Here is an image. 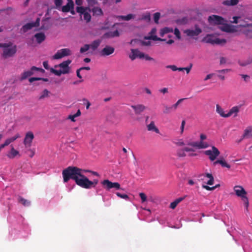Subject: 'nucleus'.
<instances>
[{"instance_id": "f257e3e1", "label": "nucleus", "mask_w": 252, "mask_h": 252, "mask_svg": "<svg viewBox=\"0 0 252 252\" xmlns=\"http://www.w3.org/2000/svg\"><path fill=\"white\" fill-rule=\"evenodd\" d=\"M64 182H67L70 179H73L76 184L84 189H90L94 188L98 184V180L94 179L90 181L83 174L82 169L74 166H69L63 171Z\"/></svg>"}, {"instance_id": "f03ea898", "label": "nucleus", "mask_w": 252, "mask_h": 252, "mask_svg": "<svg viewBox=\"0 0 252 252\" xmlns=\"http://www.w3.org/2000/svg\"><path fill=\"white\" fill-rule=\"evenodd\" d=\"M0 48H3L2 57L4 59H7L13 57L17 51L16 45H12L11 42L6 43H0Z\"/></svg>"}, {"instance_id": "7ed1b4c3", "label": "nucleus", "mask_w": 252, "mask_h": 252, "mask_svg": "<svg viewBox=\"0 0 252 252\" xmlns=\"http://www.w3.org/2000/svg\"><path fill=\"white\" fill-rule=\"evenodd\" d=\"M234 190L236 194L238 196L241 197L242 200L244 202L245 206L247 208L249 205V200L248 198L246 196L247 192L245 189L242 186H236L234 187Z\"/></svg>"}, {"instance_id": "20e7f679", "label": "nucleus", "mask_w": 252, "mask_h": 252, "mask_svg": "<svg viewBox=\"0 0 252 252\" xmlns=\"http://www.w3.org/2000/svg\"><path fill=\"white\" fill-rule=\"evenodd\" d=\"M77 12L80 15H83L84 20L86 23H89L91 20V15L90 13V8L89 7L77 6L76 8Z\"/></svg>"}, {"instance_id": "39448f33", "label": "nucleus", "mask_w": 252, "mask_h": 252, "mask_svg": "<svg viewBox=\"0 0 252 252\" xmlns=\"http://www.w3.org/2000/svg\"><path fill=\"white\" fill-rule=\"evenodd\" d=\"M203 41L206 43H210L213 45L224 44L226 42L225 39H220L212 34H207L204 37Z\"/></svg>"}, {"instance_id": "423d86ee", "label": "nucleus", "mask_w": 252, "mask_h": 252, "mask_svg": "<svg viewBox=\"0 0 252 252\" xmlns=\"http://www.w3.org/2000/svg\"><path fill=\"white\" fill-rule=\"evenodd\" d=\"M35 71H39L43 73H44L45 70L42 68L33 66L31 68L30 70L25 71L21 74V80H25L28 77L33 75Z\"/></svg>"}, {"instance_id": "0eeeda50", "label": "nucleus", "mask_w": 252, "mask_h": 252, "mask_svg": "<svg viewBox=\"0 0 252 252\" xmlns=\"http://www.w3.org/2000/svg\"><path fill=\"white\" fill-rule=\"evenodd\" d=\"M103 187L107 190L114 188L116 189H121V185L118 182H112L108 179L103 180L101 182Z\"/></svg>"}, {"instance_id": "6e6552de", "label": "nucleus", "mask_w": 252, "mask_h": 252, "mask_svg": "<svg viewBox=\"0 0 252 252\" xmlns=\"http://www.w3.org/2000/svg\"><path fill=\"white\" fill-rule=\"evenodd\" d=\"M204 154L209 157L211 161H214L220 155V152L216 147L212 146V150L205 151Z\"/></svg>"}, {"instance_id": "1a4fd4ad", "label": "nucleus", "mask_w": 252, "mask_h": 252, "mask_svg": "<svg viewBox=\"0 0 252 252\" xmlns=\"http://www.w3.org/2000/svg\"><path fill=\"white\" fill-rule=\"evenodd\" d=\"M208 21L210 24L214 25H221L225 22L222 17L215 15L210 16L208 17Z\"/></svg>"}, {"instance_id": "9d476101", "label": "nucleus", "mask_w": 252, "mask_h": 252, "mask_svg": "<svg viewBox=\"0 0 252 252\" xmlns=\"http://www.w3.org/2000/svg\"><path fill=\"white\" fill-rule=\"evenodd\" d=\"M187 145L191 146L193 148H195L197 149H205L209 147V144L207 142H202L197 141H192L188 142Z\"/></svg>"}, {"instance_id": "9b49d317", "label": "nucleus", "mask_w": 252, "mask_h": 252, "mask_svg": "<svg viewBox=\"0 0 252 252\" xmlns=\"http://www.w3.org/2000/svg\"><path fill=\"white\" fill-rule=\"evenodd\" d=\"M39 22L40 18H37L34 22L29 23L24 25L22 27L21 31H22L23 32H26L32 29L34 27H38L39 26Z\"/></svg>"}, {"instance_id": "f8f14e48", "label": "nucleus", "mask_w": 252, "mask_h": 252, "mask_svg": "<svg viewBox=\"0 0 252 252\" xmlns=\"http://www.w3.org/2000/svg\"><path fill=\"white\" fill-rule=\"evenodd\" d=\"M34 138V135L32 132H28L25 136L24 140V144L26 147H31L32 140Z\"/></svg>"}, {"instance_id": "ddd939ff", "label": "nucleus", "mask_w": 252, "mask_h": 252, "mask_svg": "<svg viewBox=\"0 0 252 252\" xmlns=\"http://www.w3.org/2000/svg\"><path fill=\"white\" fill-rule=\"evenodd\" d=\"M202 32V30L200 28L195 27V30H186L185 33L189 36L193 37L197 36Z\"/></svg>"}, {"instance_id": "4468645a", "label": "nucleus", "mask_w": 252, "mask_h": 252, "mask_svg": "<svg viewBox=\"0 0 252 252\" xmlns=\"http://www.w3.org/2000/svg\"><path fill=\"white\" fill-rule=\"evenodd\" d=\"M114 51V48L107 45L101 51L100 54L102 56H109L112 54Z\"/></svg>"}, {"instance_id": "2eb2a0df", "label": "nucleus", "mask_w": 252, "mask_h": 252, "mask_svg": "<svg viewBox=\"0 0 252 252\" xmlns=\"http://www.w3.org/2000/svg\"><path fill=\"white\" fill-rule=\"evenodd\" d=\"M71 60H67L59 64L58 66L62 68V70L63 71H66V74L68 73L69 72V64L71 63Z\"/></svg>"}, {"instance_id": "dca6fc26", "label": "nucleus", "mask_w": 252, "mask_h": 252, "mask_svg": "<svg viewBox=\"0 0 252 252\" xmlns=\"http://www.w3.org/2000/svg\"><path fill=\"white\" fill-rule=\"evenodd\" d=\"M241 27L248 28L244 31L246 36L249 38H252V24H247L243 25H240Z\"/></svg>"}, {"instance_id": "f3484780", "label": "nucleus", "mask_w": 252, "mask_h": 252, "mask_svg": "<svg viewBox=\"0 0 252 252\" xmlns=\"http://www.w3.org/2000/svg\"><path fill=\"white\" fill-rule=\"evenodd\" d=\"M90 11L92 12L94 16H101L103 15L102 9L98 6H94L90 8Z\"/></svg>"}, {"instance_id": "a211bd4d", "label": "nucleus", "mask_w": 252, "mask_h": 252, "mask_svg": "<svg viewBox=\"0 0 252 252\" xmlns=\"http://www.w3.org/2000/svg\"><path fill=\"white\" fill-rule=\"evenodd\" d=\"M240 106H235L232 107L229 112L227 113V118L233 115L234 117H236L238 115V113L240 111Z\"/></svg>"}, {"instance_id": "6ab92c4d", "label": "nucleus", "mask_w": 252, "mask_h": 252, "mask_svg": "<svg viewBox=\"0 0 252 252\" xmlns=\"http://www.w3.org/2000/svg\"><path fill=\"white\" fill-rule=\"evenodd\" d=\"M19 156L20 157L19 152L15 150L12 145H11V149L10 152L6 155V156L11 159L14 158L16 156Z\"/></svg>"}, {"instance_id": "aec40b11", "label": "nucleus", "mask_w": 252, "mask_h": 252, "mask_svg": "<svg viewBox=\"0 0 252 252\" xmlns=\"http://www.w3.org/2000/svg\"><path fill=\"white\" fill-rule=\"evenodd\" d=\"M68 2L65 5L62 7V11L63 12H69L71 9H73L74 3L72 0H67Z\"/></svg>"}, {"instance_id": "412c9836", "label": "nucleus", "mask_w": 252, "mask_h": 252, "mask_svg": "<svg viewBox=\"0 0 252 252\" xmlns=\"http://www.w3.org/2000/svg\"><path fill=\"white\" fill-rule=\"evenodd\" d=\"M131 107L133 109L136 114H140L144 111L146 107L142 104H138L136 105H132Z\"/></svg>"}, {"instance_id": "4be33fe9", "label": "nucleus", "mask_w": 252, "mask_h": 252, "mask_svg": "<svg viewBox=\"0 0 252 252\" xmlns=\"http://www.w3.org/2000/svg\"><path fill=\"white\" fill-rule=\"evenodd\" d=\"M34 37L38 44L41 43L46 38L45 35L43 32L36 33L34 35Z\"/></svg>"}, {"instance_id": "5701e85b", "label": "nucleus", "mask_w": 252, "mask_h": 252, "mask_svg": "<svg viewBox=\"0 0 252 252\" xmlns=\"http://www.w3.org/2000/svg\"><path fill=\"white\" fill-rule=\"evenodd\" d=\"M243 138H252V127H247L244 131L243 135Z\"/></svg>"}, {"instance_id": "b1692460", "label": "nucleus", "mask_w": 252, "mask_h": 252, "mask_svg": "<svg viewBox=\"0 0 252 252\" xmlns=\"http://www.w3.org/2000/svg\"><path fill=\"white\" fill-rule=\"evenodd\" d=\"M120 35L119 32L118 30L115 31H110L105 33L104 36L106 38H112L114 37H118Z\"/></svg>"}, {"instance_id": "393cba45", "label": "nucleus", "mask_w": 252, "mask_h": 252, "mask_svg": "<svg viewBox=\"0 0 252 252\" xmlns=\"http://www.w3.org/2000/svg\"><path fill=\"white\" fill-rule=\"evenodd\" d=\"M202 177H203L204 178L207 177V178H209V180L206 183L208 185H212L213 184L214 179L213 176H212V175L211 174L207 173L205 174H203V175H200V178H201V179L202 180V179H203V178H202Z\"/></svg>"}, {"instance_id": "a878e982", "label": "nucleus", "mask_w": 252, "mask_h": 252, "mask_svg": "<svg viewBox=\"0 0 252 252\" xmlns=\"http://www.w3.org/2000/svg\"><path fill=\"white\" fill-rule=\"evenodd\" d=\"M101 42V40L100 39H96L94 40L92 43L90 45V48H91L92 50L95 51L100 45Z\"/></svg>"}, {"instance_id": "bb28decb", "label": "nucleus", "mask_w": 252, "mask_h": 252, "mask_svg": "<svg viewBox=\"0 0 252 252\" xmlns=\"http://www.w3.org/2000/svg\"><path fill=\"white\" fill-rule=\"evenodd\" d=\"M216 112L222 117L227 118V113H225L223 108L219 104L216 105Z\"/></svg>"}, {"instance_id": "cd10ccee", "label": "nucleus", "mask_w": 252, "mask_h": 252, "mask_svg": "<svg viewBox=\"0 0 252 252\" xmlns=\"http://www.w3.org/2000/svg\"><path fill=\"white\" fill-rule=\"evenodd\" d=\"M20 137V134L19 133L16 134L14 136L7 138L5 141L4 143L6 146L9 145L11 143L15 141L17 138Z\"/></svg>"}, {"instance_id": "c85d7f7f", "label": "nucleus", "mask_w": 252, "mask_h": 252, "mask_svg": "<svg viewBox=\"0 0 252 252\" xmlns=\"http://www.w3.org/2000/svg\"><path fill=\"white\" fill-rule=\"evenodd\" d=\"M138 20H143L147 22H149L151 21V15L149 12H146L141 15V17L138 19Z\"/></svg>"}, {"instance_id": "c756f323", "label": "nucleus", "mask_w": 252, "mask_h": 252, "mask_svg": "<svg viewBox=\"0 0 252 252\" xmlns=\"http://www.w3.org/2000/svg\"><path fill=\"white\" fill-rule=\"evenodd\" d=\"M18 201L19 203H21L23 206L25 207L29 206L31 204V202L28 200L21 196H19L18 197Z\"/></svg>"}, {"instance_id": "7c9ffc66", "label": "nucleus", "mask_w": 252, "mask_h": 252, "mask_svg": "<svg viewBox=\"0 0 252 252\" xmlns=\"http://www.w3.org/2000/svg\"><path fill=\"white\" fill-rule=\"evenodd\" d=\"M238 2V0H225L222 2V4L226 6H234L237 5Z\"/></svg>"}, {"instance_id": "2f4dec72", "label": "nucleus", "mask_w": 252, "mask_h": 252, "mask_svg": "<svg viewBox=\"0 0 252 252\" xmlns=\"http://www.w3.org/2000/svg\"><path fill=\"white\" fill-rule=\"evenodd\" d=\"M147 127L149 131H154L157 133H159L158 129L155 126L153 121L151 122V123L147 126Z\"/></svg>"}, {"instance_id": "473e14b6", "label": "nucleus", "mask_w": 252, "mask_h": 252, "mask_svg": "<svg viewBox=\"0 0 252 252\" xmlns=\"http://www.w3.org/2000/svg\"><path fill=\"white\" fill-rule=\"evenodd\" d=\"M138 53V49H131V54L129 55V58L132 60H134L136 58H137V55Z\"/></svg>"}, {"instance_id": "72a5a7b5", "label": "nucleus", "mask_w": 252, "mask_h": 252, "mask_svg": "<svg viewBox=\"0 0 252 252\" xmlns=\"http://www.w3.org/2000/svg\"><path fill=\"white\" fill-rule=\"evenodd\" d=\"M173 29H172V28H168V27L164 28L161 30L160 32V35L161 36H163L164 35V34H165L166 33L173 32Z\"/></svg>"}, {"instance_id": "f704fd0d", "label": "nucleus", "mask_w": 252, "mask_h": 252, "mask_svg": "<svg viewBox=\"0 0 252 252\" xmlns=\"http://www.w3.org/2000/svg\"><path fill=\"white\" fill-rule=\"evenodd\" d=\"M50 94V92L47 89H45L43 91V92L41 93L39 97V99L41 100L43 99L46 97H48L49 96V94Z\"/></svg>"}, {"instance_id": "c9c22d12", "label": "nucleus", "mask_w": 252, "mask_h": 252, "mask_svg": "<svg viewBox=\"0 0 252 252\" xmlns=\"http://www.w3.org/2000/svg\"><path fill=\"white\" fill-rule=\"evenodd\" d=\"M135 17V15L132 14H129L126 16H119V18L125 21H129L131 19L134 18Z\"/></svg>"}, {"instance_id": "e433bc0d", "label": "nucleus", "mask_w": 252, "mask_h": 252, "mask_svg": "<svg viewBox=\"0 0 252 252\" xmlns=\"http://www.w3.org/2000/svg\"><path fill=\"white\" fill-rule=\"evenodd\" d=\"M184 148L179 149L177 151V155L179 158H184L186 156Z\"/></svg>"}, {"instance_id": "4c0bfd02", "label": "nucleus", "mask_w": 252, "mask_h": 252, "mask_svg": "<svg viewBox=\"0 0 252 252\" xmlns=\"http://www.w3.org/2000/svg\"><path fill=\"white\" fill-rule=\"evenodd\" d=\"M50 72L57 76H61L62 74H66V71H63L62 70H56L53 68L50 69Z\"/></svg>"}, {"instance_id": "58836bf2", "label": "nucleus", "mask_w": 252, "mask_h": 252, "mask_svg": "<svg viewBox=\"0 0 252 252\" xmlns=\"http://www.w3.org/2000/svg\"><path fill=\"white\" fill-rule=\"evenodd\" d=\"M87 2L88 5L87 7L90 8H93L98 4L97 0H87Z\"/></svg>"}, {"instance_id": "ea45409f", "label": "nucleus", "mask_w": 252, "mask_h": 252, "mask_svg": "<svg viewBox=\"0 0 252 252\" xmlns=\"http://www.w3.org/2000/svg\"><path fill=\"white\" fill-rule=\"evenodd\" d=\"M167 68H170L173 71H183L184 70V67H177L175 65H168L166 66Z\"/></svg>"}, {"instance_id": "a19ab883", "label": "nucleus", "mask_w": 252, "mask_h": 252, "mask_svg": "<svg viewBox=\"0 0 252 252\" xmlns=\"http://www.w3.org/2000/svg\"><path fill=\"white\" fill-rule=\"evenodd\" d=\"M38 80H43L45 82L48 81V79L47 78H40V77H32L29 79V81L30 83H32L33 81H38Z\"/></svg>"}, {"instance_id": "79ce46f5", "label": "nucleus", "mask_w": 252, "mask_h": 252, "mask_svg": "<svg viewBox=\"0 0 252 252\" xmlns=\"http://www.w3.org/2000/svg\"><path fill=\"white\" fill-rule=\"evenodd\" d=\"M64 57L63 55L62 54L61 50L58 51V52L53 56L54 59H60Z\"/></svg>"}, {"instance_id": "37998d69", "label": "nucleus", "mask_w": 252, "mask_h": 252, "mask_svg": "<svg viewBox=\"0 0 252 252\" xmlns=\"http://www.w3.org/2000/svg\"><path fill=\"white\" fill-rule=\"evenodd\" d=\"M61 51H62V54L64 57L69 56L71 54V51L68 48L62 49H61Z\"/></svg>"}, {"instance_id": "c03bdc74", "label": "nucleus", "mask_w": 252, "mask_h": 252, "mask_svg": "<svg viewBox=\"0 0 252 252\" xmlns=\"http://www.w3.org/2000/svg\"><path fill=\"white\" fill-rule=\"evenodd\" d=\"M187 98H181L180 99H179L174 104H173L172 105V107H173V110L174 111H175L178 105L185 99H186Z\"/></svg>"}, {"instance_id": "a18cd8bd", "label": "nucleus", "mask_w": 252, "mask_h": 252, "mask_svg": "<svg viewBox=\"0 0 252 252\" xmlns=\"http://www.w3.org/2000/svg\"><path fill=\"white\" fill-rule=\"evenodd\" d=\"M148 39H152L154 41H165V39L158 37L157 35H151L148 38Z\"/></svg>"}, {"instance_id": "49530a36", "label": "nucleus", "mask_w": 252, "mask_h": 252, "mask_svg": "<svg viewBox=\"0 0 252 252\" xmlns=\"http://www.w3.org/2000/svg\"><path fill=\"white\" fill-rule=\"evenodd\" d=\"M116 194L119 197L122 198V199H125V200H128L129 199V197L126 194H122L120 192H116Z\"/></svg>"}, {"instance_id": "de8ad7c7", "label": "nucleus", "mask_w": 252, "mask_h": 252, "mask_svg": "<svg viewBox=\"0 0 252 252\" xmlns=\"http://www.w3.org/2000/svg\"><path fill=\"white\" fill-rule=\"evenodd\" d=\"M173 110V107H172V105L171 106H165V109L163 110V113L165 114H168L170 113Z\"/></svg>"}, {"instance_id": "09e8293b", "label": "nucleus", "mask_w": 252, "mask_h": 252, "mask_svg": "<svg viewBox=\"0 0 252 252\" xmlns=\"http://www.w3.org/2000/svg\"><path fill=\"white\" fill-rule=\"evenodd\" d=\"M90 48L89 44H85L83 47H81L80 52L81 53H84L87 51Z\"/></svg>"}, {"instance_id": "8fccbe9b", "label": "nucleus", "mask_w": 252, "mask_h": 252, "mask_svg": "<svg viewBox=\"0 0 252 252\" xmlns=\"http://www.w3.org/2000/svg\"><path fill=\"white\" fill-rule=\"evenodd\" d=\"M160 18V13L159 12H156L154 15V20L156 23H158V20Z\"/></svg>"}, {"instance_id": "3c124183", "label": "nucleus", "mask_w": 252, "mask_h": 252, "mask_svg": "<svg viewBox=\"0 0 252 252\" xmlns=\"http://www.w3.org/2000/svg\"><path fill=\"white\" fill-rule=\"evenodd\" d=\"M63 1V0H54L55 4L57 8L61 6Z\"/></svg>"}, {"instance_id": "603ef678", "label": "nucleus", "mask_w": 252, "mask_h": 252, "mask_svg": "<svg viewBox=\"0 0 252 252\" xmlns=\"http://www.w3.org/2000/svg\"><path fill=\"white\" fill-rule=\"evenodd\" d=\"M139 196L141 199L142 202L143 203L145 202L147 200V196L144 193L141 192L139 193Z\"/></svg>"}, {"instance_id": "864d4df0", "label": "nucleus", "mask_w": 252, "mask_h": 252, "mask_svg": "<svg viewBox=\"0 0 252 252\" xmlns=\"http://www.w3.org/2000/svg\"><path fill=\"white\" fill-rule=\"evenodd\" d=\"M82 171H83V174H84V173L90 172V173H91L94 175H95L96 176H99V174L96 172H94V171H91V170H85V169H82Z\"/></svg>"}, {"instance_id": "5fc2aeb1", "label": "nucleus", "mask_w": 252, "mask_h": 252, "mask_svg": "<svg viewBox=\"0 0 252 252\" xmlns=\"http://www.w3.org/2000/svg\"><path fill=\"white\" fill-rule=\"evenodd\" d=\"M230 71H231L230 69H221V70H217L216 72L219 73L225 74Z\"/></svg>"}, {"instance_id": "6e6d98bb", "label": "nucleus", "mask_w": 252, "mask_h": 252, "mask_svg": "<svg viewBox=\"0 0 252 252\" xmlns=\"http://www.w3.org/2000/svg\"><path fill=\"white\" fill-rule=\"evenodd\" d=\"M220 165L224 167H226L228 169L230 168V165L228 164L225 160H221Z\"/></svg>"}, {"instance_id": "4d7b16f0", "label": "nucleus", "mask_w": 252, "mask_h": 252, "mask_svg": "<svg viewBox=\"0 0 252 252\" xmlns=\"http://www.w3.org/2000/svg\"><path fill=\"white\" fill-rule=\"evenodd\" d=\"M174 143L178 146H182L185 145L184 142L182 139H179L177 141L175 142Z\"/></svg>"}, {"instance_id": "13d9d810", "label": "nucleus", "mask_w": 252, "mask_h": 252, "mask_svg": "<svg viewBox=\"0 0 252 252\" xmlns=\"http://www.w3.org/2000/svg\"><path fill=\"white\" fill-rule=\"evenodd\" d=\"M174 34L176 36V37L178 38V39H181V34H180V32L178 29H177V28L175 29Z\"/></svg>"}, {"instance_id": "bf43d9fd", "label": "nucleus", "mask_w": 252, "mask_h": 252, "mask_svg": "<svg viewBox=\"0 0 252 252\" xmlns=\"http://www.w3.org/2000/svg\"><path fill=\"white\" fill-rule=\"evenodd\" d=\"M241 77L244 79V80L246 82H248L250 81V76L246 74H241Z\"/></svg>"}, {"instance_id": "052dcab7", "label": "nucleus", "mask_w": 252, "mask_h": 252, "mask_svg": "<svg viewBox=\"0 0 252 252\" xmlns=\"http://www.w3.org/2000/svg\"><path fill=\"white\" fill-rule=\"evenodd\" d=\"M192 67V64L190 63L188 67H184V70H186L187 72V73L188 74L189 73Z\"/></svg>"}, {"instance_id": "680f3d73", "label": "nucleus", "mask_w": 252, "mask_h": 252, "mask_svg": "<svg viewBox=\"0 0 252 252\" xmlns=\"http://www.w3.org/2000/svg\"><path fill=\"white\" fill-rule=\"evenodd\" d=\"M184 150L185 151V152H193L195 151V150L193 148L186 147H184Z\"/></svg>"}, {"instance_id": "e2e57ef3", "label": "nucleus", "mask_w": 252, "mask_h": 252, "mask_svg": "<svg viewBox=\"0 0 252 252\" xmlns=\"http://www.w3.org/2000/svg\"><path fill=\"white\" fill-rule=\"evenodd\" d=\"M178 204L177 202L174 200L173 202H171L170 205V207L172 209H175Z\"/></svg>"}, {"instance_id": "0e129e2a", "label": "nucleus", "mask_w": 252, "mask_h": 252, "mask_svg": "<svg viewBox=\"0 0 252 252\" xmlns=\"http://www.w3.org/2000/svg\"><path fill=\"white\" fill-rule=\"evenodd\" d=\"M144 58H145V59L146 61H155V59L154 58L150 57L147 54H145V56L144 57Z\"/></svg>"}, {"instance_id": "69168bd1", "label": "nucleus", "mask_w": 252, "mask_h": 252, "mask_svg": "<svg viewBox=\"0 0 252 252\" xmlns=\"http://www.w3.org/2000/svg\"><path fill=\"white\" fill-rule=\"evenodd\" d=\"M221 30L225 32H229V27L227 25L222 26L220 28Z\"/></svg>"}, {"instance_id": "338daca9", "label": "nucleus", "mask_w": 252, "mask_h": 252, "mask_svg": "<svg viewBox=\"0 0 252 252\" xmlns=\"http://www.w3.org/2000/svg\"><path fill=\"white\" fill-rule=\"evenodd\" d=\"M145 56V54L142 53V52H141L139 50H138V55H137V58H139L140 59H142V58H144V57Z\"/></svg>"}, {"instance_id": "774afa93", "label": "nucleus", "mask_w": 252, "mask_h": 252, "mask_svg": "<svg viewBox=\"0 0 252 252\" xmlns=\"http://www.w3.org/2000/svg\"><path fill=\"white\" fill-rule=\"evenodd\" d=\"M214 75V73H210V74H208L206 77L204 78V81H207L210 79H211L213 76Z\"/></svg>"}]
</instances>
